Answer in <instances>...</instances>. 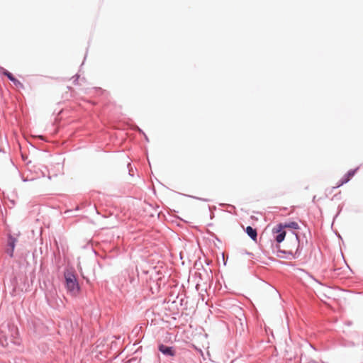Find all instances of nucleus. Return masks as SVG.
<instances>
[{
	"instance_id": "obj_13",
	"label": "nucleus",
	"mask_w": 363,
	"mask_h": 363,
	"mask_svg": "<svg viewBox=\"0 0 363 363\" xmlns=\"http://www.w3.org/2000/svg\"><path fill=\"white\" fill-rule=\"evenodd\" d=\"M341 345L344 347H354L355 344L353 342L345 341L341 343Z\"/></svg>"
},
{
	"instance_id": "obj_16",
	"label": "nucleus",
	"mask_w": 363,
	"mask_h": 363,
	"mask_svg": "<svg viewBox=\"0 0 363 363\" xmlns=\"http://www.w3.org/2000/svg\"><path fill=\"white\" fill-rule=\"evenodd\" d=\"M195 199H199V200H202V201H208L207 199H201V198H198V197H194Z\"/></svg>"
},
{
	"instance_id": "obj_14",
	"label": "nucleus",
	"mask_w": 363,
	"mask_h": 363,
	"mask_svg": "<svg viewBox=\"0 0 363 363\" xmlns=\"http://www.w3.org/2000/svg\"><path fill=\"white\" fill-rule=\"evenodd\" d=\"M79 74H75L74 77H73V83L74 84L77 85L78 84V80H79Z\"/></svg>"
},
{
	"instance_id": "obj_10",
	"label": "nucleus",
	"mask_w": 363,
	"mask_h": 363,
	"mask_svg": "<svg viewBox=\"0 0 363 363\" xmlns=\"http://www.w3.org/2000/svg\"><path fill=\"white\" fill-rule=\"evenodd\" d=\"M0 73H2L4 75L6 76L10 81L13 80L14 77V76L11 72L4 69L3 67H0Z\"/></svg>"
},
{
	"instance_id": "obj_2",
	"label": "nucleus",
	"mask_w": 363,
	"mask_h": 363,
	"mask_svg": "<svg viewBox=\"0 0 363 363\" xmlns=\"http://www.w3.org/2000/svg\"><path fill=\"white\" fill-rule=\"evenodd\" d=\"M292 242L293 247L297 245V247L296 251L293 255L294 259H298L300 257L302 253L303 247V240H301L299 236L296 233L292 232Z\"/></svg>"
},
{
	"instance_id": "obj_7",
	"label": "nucleus",
	"mask_w": 363,
	"mask_h": 363,
	"mask_svg": "<svg viewBox=\"0 0 363 363\" xmlns=\"http://www.w3.org/2000/svg\"><path fill=\"white\" fill-rule=\"evenodd\" d=\"M15 242H16V239L13 237H12L11 235H9V238H8V246L9 247V248L7 249V254L10 257L13 256V250H14V247H15Z\"/></svg>"
},
{
	"instance_id": "obj_5",
	"label": "nucleus",
	"mask_w": 363,
	"mask_h": 363,
	"mask_svg": "<svg viewBox=\"0 0 363 363\" xmlns=\"http://www.w3.org/2000/svg\"><path fill=\"white\" fill-rule=\"evenodd\" d=\"M9 328L11 330V337H10V342L15 344L18 345V328L15 327L14 325H9Z\"/></svg>"
},
{
	"instance_id": "obj_6",
	"label": "nucleus",
	"mask_w": 363,
	"mask_h": 363,
	"mask_svg": "<svg viewBox=\"0 0 363 363\" xmlns=\"http://www.w3.org/2000/svg\"><path fill=\"white\" fill-rule=\"evenodd\" d=\"M357 169H350V171H348L347 173L345 174L339 181V184L336 187H340V186L347 183L350 180L351 177H352L354 175Z\"/></svg>"
},
{
	"instance_id": "obj_12",
	"label": "nucleus",
	"mask_w": 363,
	"mask_h": 363,
	"mask_svg": "<svg viewBox=\"0 0 363 363\" xmlns=\"http://www.w3.org/2000/svg\"><path fill=\"white\" fill-rule=\"evenodd\" d=\"M11 82H12L14 84V85L16 86L17 87H20V88L23 87V84L15 77H13V80H11Z\"/></svg>"
},
{
	"instance_id": "obj_11",
	"label": "nucleus",
	"mask_w": 363,
	"mask_h": 363,
	"mask_svg": "<svg viewBox=\"0 0 363 363\" xmlns=\"http://www.w3.org/2000/svg\"><path fill=\"white\" fill-rule=\"evenodd\" d=\"M279 252L281 253L285 254L286 255V256H285L286 258L289 259H294L293 258V255H294V252L291 250H280Z\"/></svg>"
},
{
	"instance_id": "obj_9",
	"label": "nucleus",
	"mask_w": 363,
	"mask_h": 363,
	"mask_svg": "<svg viewBox=\"0 0 363 363\" xmlns=\"http://www.w3.org/2000/svg\"><path fill=\"white\" fill-rule=\"evenodd\" d=\"M282 226H283L284 229L286 228H291V229H294V230L299 228V225H298V223H296L295 221L282 223Z\"/></svg>"
},
{
	"instance_id": "obj_17",
	"label": "nucleus",
	"mask_w": 363,
	"mask_h": 363,
	"mask_svg": "<svg viewBox=\"0 0 363 363\" xmlns=\"http://www.w3.org/2000/svg\"><path fill=\"white\" fill-rule=\"evenodd\" d=\"M22 158H23V160H26V157H25L23 155H22Z\"/></svg>"
},
{
	"instance_id": "obj_15",
	"label": "nucleus",
	"mask_w": 363,
	"mask_h": 363,
	"mask_svg": "<svg viewBox=\"0 0 363 363\" xmlns=\"http://www.w3.org/2000/svg\"><path fill=\"white\" fill-rule=\"evenodd\" d=\"M139 131L140 133H142L145 135V138L146 141H149L148 138L147 137V135L140 129L139 130Z\"/></svg>"
},
{
	"instance_id": "obj_8",
	"label": "nucleus",
	"mask_w": 363,
	"mask_h": 363,
	"mask_svg": "<svg viewBox=\"0 0 363 363\" xmlns=\"http://www.w3.org/2000/svg\"><path fill=\"white\" fill-rule=\"evenodd\" d=\"M245 233L254 241L257 240V230L252 226H247L245 229Z\"/></svg>"
},
{
	"instance_id": "obj_4",
	"label": "nucleus",
	"mask_w": 363,
	"mask_h": 363,
	"mask_svg": "<svg viewBox=\"0 0 363 363\" xmlns=\"http://www.w3.org/2000/svg\"><path fill=\"white\" fill-rule=\"evenodd\" d=\"M158 350L165 356L174 357L176 354L175 350L173 347H169L160 344L158 346Z\"/></svg>"
},
{
	"instance_id": "obj_1",
	"label": "nucleus",
	"mask_w": 363,
	"mask_h": 363,
	"mask_svg": "<svg viewBox=\"0 0 363 363\" xmlns=\"http://www.w3.org/2000/svg\"><path fill=\"white\" fill-rule=\"evenodd\" d=\"M65 288L72 296H77L80 291V286L77 276L72 269H66L64 272Z\"/></svg>"
},
{
	"instance_id": "obj_3",
	"label": "nucleus",
	"mask_w": 363,
	"mask_h": 363,
	"mask_svg": "<svg viewBox=\"0 0 363 363\" xmlns=\"http://www.w3.org/2000/svg\"><path fill=\"white\" fill-rule=\"evenodd\" d=\"M274 240L277 243L282 242L286 237V231L284 230L282 223H279L272 229Z\"/></svg>"
}]
</instances>
